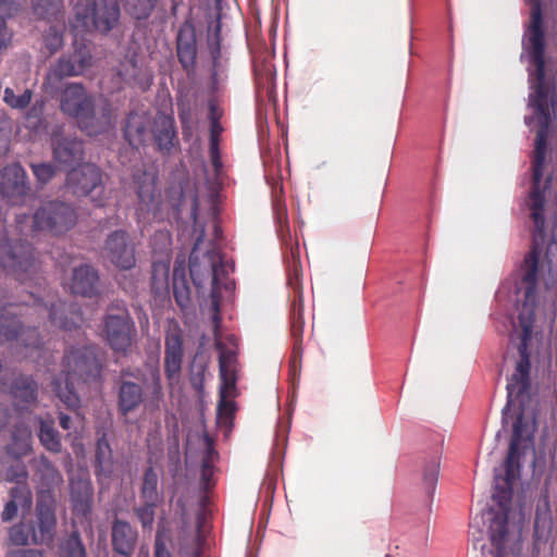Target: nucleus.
Segmentation results:
<instances>
[{"label": "nucleus", "instance_id": "obj_59", "mask_svg": "<svg viewBox=\"0 0 557 557\" xmlns=\"http://www.w3.org/2000/svg\"><path fill=\"white\" fill-rule=\"evenodd\" d=\"M16 228L21 234H24L25 227L28 225L30 221V216L28 214H16Z\"/></svg>", "mask_w": 557, "mask_h": 557}, {"label": "nucleus", "instance_id": "obj_37", "mask_svg": "<svg viewBox=\"0 0 557 557\" xmlns=\"http://www.w3.org/2000/svg\"><path fill=\"white\" fill-rule=\"evenodd\" d=\"M227 78L225 66L212 67L209 84L210 97H216L220 101V97L226 91Z\"/></svg>", "mask_w": 557, "mask_h": 557}, {"label": "nucleus", "instance_id": "obj_10", "mask_svg": "<svg viewBox=\"0 0 557 557\" xmlns=\"http://www.w3.org/2000/svg\"><path fill=\"white\" fill-rule=\"evenodd\" d=\"M66 188L76 197H89L96 207L104 206L102 173L92 163L71 169L66 175Z\"/></svg>", "mask_w": 557, "mask_h": 557}, {"label": "nucleus", "instance_id": "obj_8", "mask_svg": "<svg viewBox=\"0 0 557 557\" xmlns=\"http://www.w3.org/2000/svg\"><path fill=\"white\" fill-rule=\"evenodd\" d=\"M117 0H78L74 7V28L110 33L120 22Z\"/></svg>", "mask_w": 557, "mask_h": 557}, {"label": "nucleus", "instance_id": "obj_62", "mask_svg": "<svg viewBox=\"0 0 557 557\" xmlns=\"http://www.w3.org/2000/svg\"><path fill=\"white\" fill-rule=\"evenodd\" d=\"M545 287L548 290L553 289L555 293L557 292V272L556 275H552L550 278L545 281Z\"/></svg>", "mask_w": 557, "mask_h": 557}, {"label": "nucleus", "instance_id": "obj_13", "mask_svg": "<svg viewBox=\"0 0 557 557\" xmlns=\"http://www.w3.org/2000/svg\"><path fill=\"white\" fill-rule=\"evenodd\" d=\"M64 359L69 380L87 383L98 380L101 375L102 367L95 346L72 348Z\"/></svg>", "mask_w": 557, "mask_h": 557}, {"label": "nucleus", "instance_id": "obj_6", "mask_svg": "<svg viewBox=\"0 0 557 557\" xmlns=\"http://www.w3.org/2000/svg\"><path fill=\"white\" fill-rule=\"evenodd\" d=\"M535 149L532 162V188L529 196L531 218L534 221L535 230L542 233L545 227L544 206L546 191L549 188L554 165H550L548 154L549 141H535Z\"/></svg>", "mask_w": 557, "mask_h": 557}, {"label": "nucleus", "instance_id": "obj_9", "mask_svg": "<svg viewBox=\"0 0 557 557\" xmlns=\"http://www.w3.org/2000/svg\"><path fill=\"white\" fill-rule=\"evenodd\" d=\"M102 335L109 347L117 354L126 355L136 336L135 322L124 301H112L103 315Z\"/></svg>", "mask_w": 557, "mask_h": 557}, {"label": "nucleus", "instance_id": "obj_33", "mask_svg": "<svg viewBox=\"0 0 557 557\" xmlns=\"http://www.w3.org/2000/svg\"><path fill=\"white\" fill-rule=\"evenodd\" d=\"M10 500L4 505L3 511L1 513V519L3 522L12 521L18 510V502L24 500L28 505H30V497L26 487L24 486H14L10 490Z\"/></svg>", "mask_w": 557, "mask_h": 557}, {"label": "nucleus", "instance_id": "obj_22", "mask_svg": "<svg viewBox=\"0 0 557 557\" xmlns=\"http://www.w3.org/2000/svg\"><path fill=\"white\" fill-rule=\"evenodd\" d=\"M72 292L83 297H95L100 293V277L98 271L89 265L82 264L74 269L72 275Z\"/></svg>", "mask_w": 557, "mask_h": 557}, {"label": "nucleus", "instance_id": "obj_52", "mask_svg": "<svg viewBox=\"0 0 557 557\" xmlns=\"http://www.w3.org/2000/svg\"><path fill=\"white\" fill-rule=\"evenodd\" d=\"M205 370V366L202 364L193 366L190 369L189 382L198 393H202L203 391Z\"/></svg>", "mask_w": 557, "mask_h": 557}, {"label": "nucleus", "instance_id": "obj_21", "mask_svg": "<svg viewBox=\"0 0 557 557\" xmlns=\"http://www.w3.org/2000/svg\"><path fill=\"white\" fill-rule=\"evenodd\" d=\"M9 394L16 410H28L37 403L38 383L32 375L17 374L9 384Z\"/></svg>", "mask_w": 557, "mask_h": 557}, {"label": "nucleus", "instance_id": "obj_18", "mask_svg": "<svg viewBox=\"0 0 557 557\" xmlns=\"http://www.w3.org/2000/svg\"><path fill=\"white\" fill-rule=\"evenodd\" d=\"M104 249L111 262L120 269L129 270L136 263L135 248L125 231L112 232L106 240Z\"/></svg>", "mask_w": 557, "mask_h": 557}, {"label": "nucleus", "instance_id": "obj_43", "mask_svg": "<svg viewBox=\"0 0 557 557\" xmlns=\"http://www.w3.org/2000/svg\"><path fill=\"white\" fill-rule=\"evenodd\" d=\"M208 46L212 59V67L224 66L221 61V25L216 23L209 35Z\"/></svg>", "mask_w": 557, "mask_h": 557}, {"label": "nucleus", "instance_id": "obj_14", "mask_svg": "<svg viewBox=\"0 0 557 557\" xmlns=\"http://www.w3.org/2000/svg\"><path fill=\"white\" fill-rule=\"evenodd\" d=\"M132 377H137L136 372L131 369H123L120 376L114 381L116 410L124 418L137 411L146 400L144 386L133 381Z\"/></svg>", "mask_w": 557, "mask_h": 557}, {"label": "nucleus", "instance_id": "obj_48", "mask_svg": "<svg viewBox=\"0 0 557 557\" xmlns=\"http://www.w3.org/2000/svg\"><path fill=\"white\" fill-rule=\"evenodd\" d=\"M256 84L259 88H272L274 85L273 69L269 64H263L261 69H255Z\"/></svg>", "mask_w": 557, "mask_h": 557}, {"label": "nucleus", "instance_id": "obj_36", "mask_svg": "<svg viewBox=\"0 0 557 557\" xmlns=\"http://www.w3.org/2000/svg\"><path fill=\"white\" fill-rule=\"evenodd\" d=\"M65 25L64 20L54 21L44 34V42L45 47L49 50L50 54L55 53L63 46V34H64Z\"/></svg>", "mask_w": 557, "mask_h": 557}, {"label": "nucleus", "instance_id": "obj_49", "mask_svg": "<svg viewBox=\"0 0 557 557\" xmlns=\"http://www.w3.org/2000/svg\"><path fill=\"white\" fill-rule=\"evenodd\" d=\"M200 518H198V534H197V545L194 548V556L193 557H200L201 555V547H200ZM153 557H172L171 552L166 548L165 544L157 539L154 542V552Z\"/></svg>", "mask_w": 557, "mask_h": 557}, {"label": "nucleus", "instance_id": "obj_53", "mask_svg": "<svg viewBox=\"0 0 557 557\" xmlns=\"http://www.w3.org/2000/svg\"><path fill=\"white\" fill-rule=\"evenodd\" d=\"M210 160L218 180L222 173L223 164L220 154L219 141H210Z\"/></svg>", "mask_w": 557, "mask_h": 557}, {"label": "nucleus", "instance_id": "obj_2", "mask_svg": "<svg viewBox=\"0 0 557 557\" xmlns=\"http://www.w3.org/2000/svg\"><path fill=\"white\" fill-rule=\"evenodd\" d=\"M197 211L198 203L197 198H195L193 201L191 215L195 232H197L198 235L189 256V273L197 293L203 295L206 290H209L212 307L218 311L222 287L226 289L231 288V284L227 282L228 265L224 261L220 250L213 244H211L210 249L199 256L200 246L205 240L206 232L203 225L198 222Z\"/></svg>", "mask_w": 557, "mask_h": 557}, {"label": "nucleus", "instance_id": "obj_57", "mask_svg": "<svg viewBox=\"0 0 557 557\" xmlns=\"http://www.w3.org/2000/svg\"><path fill=\"white\" fill-rule=\"evenodd\" d=\"M12 40V33L7 27L4 18L0 22V52L5 50Z\"/></svg>", "mask_w": 557, "mask_h": 557}, {"label": "nucleus", "instance_id": "obj_41", "mask_svg": "<svg viewBox=\"0 0 557 557\" xmlns=\"http://www.w3.org/2000/svg\"><path fill=\"white\" fill-rule=\"evenodd\" d=\"M440 461L435 458L428 461L423 469V486L430 497L433 496L438 480Z\"/></svg>", "mask_w": 557, "mask_h": 557}, {"label": "nucleus", "instance_id": "obj_19", "mask_svg": "<svg viewBox=\"0 0 557 557\" xmlns=\"http://www.w3.org/2000/svg\"><path fill=\"white\" fill-rule=\"evenodd\" d=\"M184 359L183 337L177 331L169 332L164 339V374L169 386L178 383Z\"/></svg>", "mask_w": 557, "mask_h": 557}, {"label": "nucleus", "instance_id": "obj_45", "mask_svg": "<svg viewBox=\"0 0 557 557\" xmlns=\"http://www.w3.org/2000/svg\"><path fill=\"white\" fill-rule=\"evenodd\" d=\"M146 126L144 125L143 117L138 114L131 113L126 119L124 139H132V137H144Z\"/></svg>", "mask_w": 557, "mask_h": 557}, {"label": "nucleus", "instance_id": "obj_44", "mask_svg": "<svg viewBox=\"0 0 557 557\" xmlns=\"http://www.w3.org/2000/svg\"><path fill=\"white\" fill-rule=\"evenodd\" d=\"M57 394L59 399L69 408L72 410H75L81 405V399L73 387V380H69L66 377L65 387L62 388L61 386L58 387Z\"/></svg>", "mask_w": 557, "mask_h": 557}, {"label": "nucleus", "instance_id": "obj_34", "mask_svg": "<svg viewBox=\"0 0 557 557\" xmlns=\"http://www.w3.org/2000/svg\"><path fill=\"white\" fill-rule=\"evenodd\" d=\"M53 421L40 420L39 425V441L48 450L52 453H60L62 444L58 431L53 425Z\"/></svg>", "mask_w": 557, "mask_h": 557}, {"label": "nucleus", "instance_id": "obj_50", "mask_svg": "<svg viewBox=\"0 0 557 557\" xmlns=\"http://www.w3.org/2000/svg\"><path fill=\"white\" fill-rule=\"evenodd\" d=\"M215 455L216 453L213 449L209 448L206 457L202 460L200 480L205 488H208L211 484V478L213 475L212 462Z\"/></svg>", "mask_w": 557, "mask_h": 557}, {"label": "nucleus", "instance_id": "obj_61", "mask_svg": "<svg viewBox=\"0 0 557 557\" xmlns=\"http://www.w3.org/2000/svg\"><path fill=\"white\" fill-rule=\"evenodd\" d=\"M60 426L64 430L71 429V417L64 413H60L59 417Z\"/></svg>", "mask_w": 557, "mask_h": 557}, {"label": "nucleus", "instance_id": "obj_56", "mask_svg": "<svg viewBox=\"0 0 557 557\" xmlns=\"http://www.w3.org/2000/svg\"><path fill=\"white\" fill-rule=\"evenodd\" d=\"M151 385H152V396L154 399L160 400L163 397V387L161 383V374L158 368H154L151 373Z\"/></svg>", "mask_w": 557, "mask_h": 557}, {"label": "nucleus", "instance_id": "obj_51", "mask_svg": "<svg viewBox=\"0 0 557 557\" xmlns=\"http://www.w3.org/2000/svg\"><path fill=\"white\" fill-rule=\"evenodd\" d=\"M27 0H0V14L2 18L12 17L26 5Z\"/></svg>", "mask_w": 557, "mask_h": 557}, {"label": "nucleus", "instance_id": "obj_23", "mask_svg": "<svg viewBox=\"0 0 557 557\" xmlns=\"http://www.w3.org/2000/svg\"><path fill=\"white\" fill-rule=\"evenodd\" d=\"M94 467L98 480H108L114 472L115 460L106 433L98 436L96 441Z\"/></svg>", "mask_w": 557, "mask_h": 557}, {"label": "nucleus", "instance_id": "obj_20", "mask_svg": "<svg viewBox=\"0 0 557 557\" xmlns=\"http://www.w3.org/2000/svg\"><path fill=\"white\" fill-rule=\"evenodd\" d=\"M138 541V531L128 521L115 517L111 523L113 557H133Z\"/></svg>", "mask_w": 557, "mask_h": 557}, {"label": "nucleus", "instance_id": "obj_64", "mask_svg": "<svg viewBox=\"0 0 557 557\" xmlns=\"http://www.w3.org/2000/svg\"><path fill=\"white\" fill-rule=\"evenodd\" d=\"M476 532H478V534H475V532L471 533L473 545L475 548L478 547V544H480L482 542V531L478 530Z\"/></svg>", "mask_w": 557, "mask_h": 557}, {"label": "nucleus", "instance_id": "obj_58", "mask_svg": "<svg viewBox=\"0 0 557 557\" xmlns=\"http://www.w3.org/2000/svg\"><path fill=\"white\" fill-rule=\"evenodd\" d=\"M9 557H44L37 549L20 548L9 553Z\"/></svg>", "mask_w": 557, "mask_h": 557}, {"label": "nucleus", "instance_id": "obj_27", "mask_svg": "<svg viewBox=\"0 0 557 557\" xmlns=\"http://www.w3.org/2000/svg\"><path fill=\"white\" fill-rule=\"evenodd\" d=\"M92 490L86 480L70 481V496L76 511L86 515L90 510Z\"/></svg>", "mask_w": 557, "mask_h": 557}, {"label": "nucleus", "instance_id": "obj_46", "mask_svg": "<svg viewBox=\"0 0 557 557\" xmlns=\"http://www.w3.org/2000/svg\"><path fill=\"white\" fill-rule=\"evenodd\" d=\"M157 133L154 139H175L176 131L174 120L171 116H160L156 121Z\"/></svg>", "mask_w": 557, "mask_h": 557}, {"label": "nucleus", "instance_id": "obj_55", "mask_svg": "<svg viewBox=\"0 0 557 557\" xmlns=\"http://www.w3.org/2000/svg\"><path fill=\"white\" fill-rule=\"evenodd\" d=\"M300 310L301 308L299 307L298 309H296V304H294V321L292 324V335L296 342L295 349L297 348L298 341H300L302 336L304 321L301 319Z\"/></svg>", "mask_w": 557, "mask_h": 557}, {"label": "nucleus", "instance_id": "obj_5", "mask_svg": "<svg viewBox=\"0 0 557 557\" xmlns=\"http://www.w3.org/2000/svg\"><path fill=\"white\" fill-rule=\"evenodd\" d=\"M57 527L55 504L50 493L38 496L36 522H21L10 528V541L14 545L25 546L49 544L54 537Z\"/></svg>", "mask_w": 557, "mask_h": 557}, {"label": "nucleus", "instance_id": "obj_30", "mask_svg": "<svg viewBox=\"0 0 557 557\" xmlns=\"http://www.w3.org/2000/svg\"><path fill=\"white\" fill-rule=\"evenodd\" d=\"M33 10L41 20L49 22L64 20L63 0H33Z\"/></svg>", "mask_w": 557, "mask_h": 557}, {"label": "nucleus", "instance_id": "obj_32", "mask_svg": "<svg viewBox=\"0 0 557 557\" xmlns=\"http://www.w3.org/2000/svg\"><path fill=\"white\" fill-rule=\"evenodd\" d=\"M173 295L181 309L188 308L190 304V288L187 284L184 269L174 268L172 277Z\"/></svg>", "mask_w": 557, "mask_h": 557}, {"label": "nucleus", "instance_id": "obj_28", "mask_svg": "<svg viewBox=\"0 0 557 557\" xmlns=\"http://www.w3.org/2000/svg\"><path fill=\"white\" fill-rule=\"evenodd\" d=\"M35 472L41 485L48 488L54 487L63 481L59 469L44 455L35 460Z\"/></svg>", "mask_w": 557, "mask_h": 557}, {"label": "nucleus", "instance_id": "obj_42", "mask_svg": "<svg viewBox=\"0 0 557 557\" xmlns=\"http://www.w3.org/2000/svg\"><path fill=\"white\" fill-rule=\"evenodd\" d=\"M33 92L25 89L23 94L15 95L13 89L7 87L3 91V101L12 109L23 110L26 109L32 101Z\"/></svg>", "mask_w": 557, "mask_h": 557}, {"label": "nucleus", "instance_id": "obj_25", "mask_svg": "<svg viewBox=\"0 0 557 557\" xmlns=\"http://www.w3.org/2000/svg\"><path fill=\"white\" fill-rule=\"evenodd\" d=\"M177 58L185 71H194L196 65L197 46L193 29L181 28L177 35Z\"/></svg>", "mask_w": 557, "mask_h": 557}, {"label": "nucleus", "instance_id": "obj_39", "mask_svg": "<svg viewBox=\"0 0 557 557\" xmlns=\"http://www.w3.org/2000/svg\"><path fill=\"white\" fill-rule=\"evenodd\" d=\"M61 557H86V548L78 532L70 534L60 546Z\"/></svg>", "mask_w": 557, "mask_h": 557}, {"label": "nucleus", "instance_id": "obj_7", "mask_svg": "<svg viewBox=\"0 0 557 557\" xmlns=\"http://www.w3.org/2000/svg\"><path fill=\"white\" fill-rule=\"evenodd\" d=\"M0 268L21 283L40 285V265L34 257L30 244L24 240L12 243L7 236L0 238Z\"/></svg>", "mask_w": 557, "mask_h": 557}, {"label": "nucleus", "instance_id": "obj_24", "mask_svg": "<svg viewBox=\"0 0 557 557\" xmlns=\"http://www.w3.org/2000/svg\"><path fill=\"white\" fill-rule=\"evenodd\" d=\"M53 159L61 166L77 169L84 160L83 141H55Z\"/></svg>", "mask_w": 557, "mask_h": 557}, {"label": "nucleus", "instance_id": "obj_54", "mask_svg": "<svg viewBox=\"0 0 557 557\" xmlns=\"http://www.w3.org/2000/svg\"><path fill=\"white\" fill-rule=\"evenodd\" d=\"M220 375H221V380H222L220 394H221V401H223V399L225 398V393L235 387V377H234L233 373H227L222 360L220 361Z\"/></svg>", "mask_w": 557, "mask_h": 557}, {"label": "nucleus", "instance_id": "obj_26", "mask_svg": "<svg viewBox=\"0 0 557 557\" xmlns=\"http://www.w3.org/2000/svg\"><path fill=\"white\" fill-rule=\"evenodd\" d=\"M136 194L139 210L156 215L160 207V197L156 194L153 178L144 174L143 177L137 181Z\"/></svg>", "mask_w": 557, "mask_h": 557}, {"label": "nucleus", "instance_id": "obj_47", "mask_svg": "<svg viewBox=\"0 0 557 557\" xmlns=\"http://www.w3.org/2000/svg\"><path fill=\"white\" fill-rule=\"evenodd\" d=\"M30 168L38 183L47 184L55 174V168L51 163H32Z\"/></svg>", "mask_w": 557, "mask_h": 557}, {"label": "nucleus", "instance_id": "obj_4", "mask_svg": "<svg viewBox=\"0 0 557 557\" xmlns=\"http://www.w3.org/2000/svg\"><path fill=\"white\" fill-rule=\"evenodd\" d=\"M61 111L77 120L79 126L89 136L99 134L112 125V110L107 102L98 116L95 110L94 97L88 95L85 87L78 83L69 84L62 91Z\"/></svg>", "mask_w": 557, "mask_h": 557}, {"label": "nucleus", "instance_id": "obj_63", "mask_svg": "<svg viewBox=\"0 0 557 557\" xmlns=\"http://www.w3.org/2000/svg\"><path fill=\"white\" fill-rule=\"evenodd\" d=\"M159 150H170L174 147V143L172 140L169 141H156Z\"/></svg>", "mask_w": 557, "mask_h": 557}, {"label": "nucleus", "instance_id": "obj_31", "mask_svg": "<svg viewBox=\"0 0 557 557\" xmlns=\"http://www.w3.org/2000/svg\"><path fill=\"white\" fill-rule=\"evenodd\" d=\"M224 109L216 97L208 99V122H209V139H220L225 127L222 123Z\"/></svg>", "mask_w": 557, "mask_h": 557}, {"label": "nucleus", "instance_id": "obj_40", "mask_svg": "<svg viewBox=\"0 0 557 557\" xmlns=\"http://www.w3.org/2000/svg\"><path fill=\"white\" fill-rule=\"evenodd\" d=\"M159 504L144 503L134 507V513L144 531H151L154 524L156 508Z\"/></svg>", "mask_w": 557, "mask_h": 557}, {"label": "nucleus", "instance_id": "obj_17", "mask_svg": "<svg viewBox=\"0 0 557 557\" xmlns=\"http://www.w3.org/2000/svg\"><path fill=\"white\" fill-rule=\"evenodd\" d=\"M26 172L17 163L5 166L0 172V195L12 206L20 205L27 194Z\"/></svg>", "mask_w": 557, "mask_h": 557}, {"label": "nucleus", "instance_id": "obj_29", "mask_svg": "<svg viewBox=\"0 0 557 557\" xmlns=\"http://www.w3.org/2000/svg\"><path fill=\"white\" fill-rule=\"evenodd\" d=\"M159 475L153 467H148L143 475V482L139 491V497L144 503L159 504L162 495L159 492Z\"/></svg>", "mask_w": 557, "mask_h": 557}, {"label": "nucleus", "instance_id": "obj_11", "mask_svg": "<svg viewBox=\"0 0 557 557\" xmlns=\"http://www.w3.org/2000/svg\"><path fill=\"white\" fill-rule=\"evenodd\" d=\"M22 314L12 305L0 308V344L17 341L27 350L39 349V332L35 326L25 327L18 317Z\"/></svg>", "mask_w": 557, "mask_h": 557}, {"label": "nucleus", "instance_id": "obj_16", "mask_svg": "<svg viewBox=\"0 0 557 557\" xmlns=\"http://www.w3.org/2000/svg\"><path fill=\"white\" fill-rule=\"evenodd\" d=\"M91 64V54L86 46L75 48L70 55L61 57L48 71L45 85L54 86L65 77L78 76Z\"/></svg>", "mask_w": 557, "mask_h": 557}, {"label": "nucleus", "instance_id": "obj_38", "mask_svg": "<svg viewBox=\"0 0 557 557\" xmlns=\"http://www.w3.org/2000/svg\"><path fill=\"white\" fill-rule=\"evenodd\" d=\"M177 114L180 122L182 124L184 137L186 138L191 136V129L196 120L195 108L190 104L188 100H178Z\"/></svg>", "mask_w": 557, "mask_h": 557}, {"label": "nucleus", "instance_id": "obj_35", "mask_svg": "<svg viewBox=\"0 0 557 557\" xmlns=\"http://www.w3.org/2000/svg\"><path fill=\"white\" fill-rule=\"evenodd\" d=\"M125 11L135 20L144 21L151 16L158 0H124Z\"/></svg>", "mask_w": 557, "mask_h": 557}, {"label": "nucleus", "instance_id": "obj_60", "mask_svg": "<svg viewBox=\"0 0 557 557\" xmlns=\"http://www.w3.org/2000/svg\"><path fill=\"white\" fill-rule=\"evenodd\" d=\"M28 437H29V431L25 426H22V428L18 426L12 433V438L14 441L25 442Z\"/></svg>", "mask_w": 557, "mask_h": 557}, {"label": "nucleus", "instance_id": "obj_1", "mask_svg": "<svg viewBox=\"0 0 557 557\" xmlns=\"http://www.w3.org/2000/svg\"><path fill=\"white\" fill-rule=\"evenodd\" d=\"M539 271V255L535 249L531 250L524 258L522 284L524 285V297L522 311L519 314V322L521 325L520 343L518 345L519 359L516 363V369L509 379L507 389V404L503 408V422H506V414L511 406L518 404L520 407L524 406L525 401L530 398L531 388V361L528 351V343L532 337L533 330V310L529 309V305L533 306L535 302V292L537 283Z\"/></svg>", "mask_w": 557, "mask_h": 557}, {"label": "nucleus", "instance_id": "obj_12", "mask_svg": "<svg viewBox=\"0 0 557 557\" xmlns=\"http://www.w3.org/2000/svg\"><path fill=\"white\" fill-rule=\"evenodd\" d=\"M76 222L74 209L62 201L44 203L32 218L33 230H47L55 235L67 232Z\"/></svg>", "mask_w": 557, "mask_h": 557}, {"label": "nucleus", "instance_id": "obj_3", "mask_svg": "<svg viewBox=\"0 0 557 557\" xmlns=\"http://www.w3.org/2000/svg\"><path fill=\"white\" fill-rule=\"evenodd\" d=\"M521 468H504V475L495 472L494 492L492 499L497 509L491 508L487 511L488 536L493 548L494 557H506L515 554L516 545L519 542V534L516 527L509 523V515L511 512V499L513 484L520 478Z\"/></svg>", "mask_w": 557, "mask_h": 557}, {"label": "nucleus", "instance_id": "obj_15", "mask_svg": "<svg viewBox=\"0 0 557 557\" xmlns=\"http://www.w3.org/2000/svg\"><path fill=\"white\" fill-rule=\"evenodd\" d=\"M34 299L36 312L47 313L51 324L61 330H72L79 327L83 323V315L79 307L74 304H66L61 300H41L30 293Z\"/></svg>", "mask_w": 557, "mask_h": 557}]
</instances>
